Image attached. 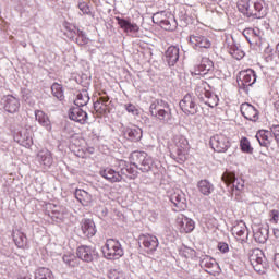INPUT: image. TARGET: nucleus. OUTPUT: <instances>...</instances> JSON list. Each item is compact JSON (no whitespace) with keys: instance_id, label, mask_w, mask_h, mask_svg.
Masks as SVG:
<instances>
[{"instance_id":"nucleus-1","label":"nucleus","mask_w":279,"mask_h":279,"mask_svg":"<svg viewBox=\"0 0 279 279\" xmlns=\"http://www.w3.org/2000/svg\"><path fill=\"white\" fill-rule=\"evenodd\" d=\"M240 12L246 14V16H255V19H263L267 15V7L265 0H248L240 1L238 3Z\"/></svg>"},{"instance_id":"nucleus-2","label":"nucleus","mask_w":279,"mask_h":279,"mask_svg":"<svg viewBox=\"0 0 279 279\" xmlns=\"http://www.w3.org/2000/svg\"><path fill=\"white\" fill-rule=\"evenodd\" d=\"M102 254L107 260H118V258L123 256V247H121V243L119 241L109 239L102 246Z\"/></svg>"},{"instance_id":"nucleus-3","label":"nucleus","mask_w":279,"mask_h":279,"mask_svg":"<svg viewBox=\"0 0 279 279\" xmlns=\"http://www.w3.org/2000/svg\"><path fill=\"white\" fill-rule=\"evenodd\" d=\"M250 263L257 274H265L269 267L265 253L258 248L254 250L250 255Z\"/></svg>"},{"instance_id":"nucleus-4","label":"nucleus","mask_w":279,"mask_h":279,"mask_svg":"<svg viewBox=\"0 0 279 279\" xmlns=\"http://www.w3.org/2000/svg\"><path fill=\"white\" fill-rule=\"evenodd\" d=\"M131 159L133 161V165L137 167L140 171H143V173H148V171H151L153 161L151 157H149L147 153H133Z\"/></svg>"},{"instance_id":"nucleus-5","label":"nucleus","mask_w":279,"mask_h":279,"mask_svg":"<svg viewBox=\"0 0 279 279\" xmlns=\"http://www.w3.org/2000/svg\"><path fill=\"white\" fill-rule=\"evenodd\" d=\"M221 179L225 182V184H232V195H240L241 191H243L245 186V182L243 180H236V174H234V172H225Z\"/></svg>"},{"instance_id":"nucleus-6","label":"nucleus","mask_w":279,"mask_h":279,"mask_svg":"<svg viewBox=\"0 0 279 279\" xmlns=\"http://www.w3.org/2000/svg\"><path fill=\"white\" fill-rule=\"evenodd\" d=\"M210 145L214 151L225 154L230 149V140L223 134H216L210 138Z\"/></svg>"},{"instance_id":"nucleus-7","label":"nucleus","mask_w":279,"mask_h":279,"mask_svg":"<svg viewBox=\"0 0 279 279\" xmlns=\"http://www.w3.org/2000/svg\"><path fill=\"white\" fill-rule=\"evenodd\" d=\"M175 154L180 162L186 160V153L189 151V140L184 135H178L174 137Z\"/></svg>"},{"instance_id":"nucleus-8","label":"nucleus","mask_w":279,"mask_h":279,"mask_svg":"<svg viewBox=\"0 0 279 279\" xmlns=\"http://www.w3.org/2000/svg\"><path fill=\"white\" fill-rule=\"evenodd\" d=\"M190 45L196 51H202L203 49H210L213 47V43L208 37L201 34L190 35Z\"/></svg>"},{"instance_id":"nucleus-9","label":"nucleus","mask_w":279,"mask_h":279,"mask_svg":"<svg viewBox=\"0 0 279 279\" xmlns=\"http://www.w3.org/2000/svg\"><path fill=\"white\" fill-rule=\"evenodd\" d=\"M177 228L181 234H191L195 230V221L184 215L177 218Z\"/></svg>"},{"instance_id":"nucleus-10","label":"nucleus","mask_w":279,"mask_h":279,"mask_svg":"<svg viewBox=\"0 0 279 279\" xmlns=\"http://www.w3.org/2000/svg\"><path fill=\"white\" fill-rule=\"evenodd\" d=\"M180 108L185 114H197V102L195 97L191 94H186L180 101Z\"/></svg>"},{"instance_id":"nucleus-11","label":"nucleus","mask_w":279,"mask_h":279,"mask_svg":"<svg viewBox=\"0 0 279 279\" xmlns=\"http://www.w3.org/2000/svg\"><path fill=\"white\" fill-rule=\"evenodd\" d=\"M140 243L146 250V252H156L158 250V238L151 234L140 235Z\"/></svg>"},{"instance_id":"nucleus-12","label":"nucleus","mask_w":279,"mask_h":279,"mask_svg":"<svg viewBox=\"0 0 279 279\" xmlns=\"http://www.w3.org/2000/svg\"><path fill=\"white\" fill-rule=\"evenodd\" d=\"M3 109L9 114H16V112L21 110V101L19 100V98L9 95L4 97Z\"/></svg>"},{"instance_id":"nucleus-13","label":"nucleus","mask_w":279,"mask_h":279,"mask_svg":"<svg viewBox=\"0 0 279 279\" xmlns=\"http://www.w3.org/2000/svg\"><path fill=\"white\" fill-rule=\"evenodd\" d=\"M239 80L242 86H252L256 84V72L252 69L241 71Z\"/></svg>"},{"instance_id":"nucleus-14","label":"nucleus","mask_w":279,"mask_h":279,"mask_svg":"<svg viewBox=\"0 0 279 279\" xmlns=\"http://www.w3.org/2000/svg\"><path fill=\"white\" fill-rule=\"evenodd\" d=\"M81 231L83 232L84 236H95V234H97L95 221L88 218L83 219L81 221Z\"/></svg>"},{"instance_id":"nucleus-15","label":"nucleus","mask_w":279,"mask_h":279,"mask_svg":"<svg viewBox=\"0 0 279 279\" xmlns=\"http://www.w3.org/2000/svg\"><path fill=\"white\" fill-rule=\"evenodd\" d=\"M199 97L207 106H209V108H215V106L219 104V98H217V95L210 93L206 88H201Z\"/></svg>"},{"instance_id":"nucleus-16","label":"nucleus","mask_w":279,"mask_h":279,"mask_svg":"<svg viewBox=\"0 0 279 279\" xmlns=\"http://www.w3.org/2000/svg\"><path fill=\"white\" fill-rule=\"evenodd\" d=\"M241 112L248 121H256L258 119V110L251 104L244 102L241 105Z\"/></svg>"},{"instance_id":"nucleus-17","label":"nucleus","mask_w":279,"mask_h":279,"mask_svg":"<svg viewBox=\"0 0 279 279\" xmlns=\"http://www.w3.org/2000/svg\"><path fill=\"white\" fill-rule=\"evenodd\" d=\"M118 25L125 32L126 34H138L141 27L138 24L131 23L128 20H123L121 17H117Z\"/></svg>"},{"instance_id":"nucleus-18","label":"nucleus","mask_w":279,"mask_h":279,"mask_svg":"<svg viewBox=\"0 0 279 279\" xmlns=\"http://www.w3.org/2000/svg\"><path fill=\"white\" fill-rule=\"evenodd\" d=\"M69 117L72 121H76V123H86V119H88V113L84 111L80 107H74L70 109Z\"/></svg>"},{"instance_id":"nucleus-19","label":"nucleus","mask_w":279,"mask_h":279,"mask_svg":"<svg viewBox=\"0 0 279 279\" xmlns=\"http://www.w3.org/2000/svg\"><path fill=\"white\" fill-rule=\"evenodd\" d=\"M209 71H213V61L208 58H204L201 64L192 72V75H207Z\"/></svg>"},{"instance_id":"nucleus-20","label":"nucleus","mask_w":279,"mask_h":279,"mask_svg":"<svg viewBox=\"0 0 279 279\" xmlns=\"http://www.w3.org/2000/svg\"><path fill=\"white\" fill-rule=\"evenodd\" d=\"M35 119L38 121L39 125L41 128H45L48 132H51L52 125H51V119H49V116L45 113L43 110H36L35 111Z\"/></svg>"},{"instance_id":"nucleus-21","label":"nucleus","mask_w":279,"mask_h":279,"mask_svg":"<svg viewBox=\"0 0 279 279\" xmlns=\"http://www.w3.org/2000/svg\"><path fill=\"white\" fill-rule=\"evenodd\" d=\"M179 59L180 48L170 46L166 51V62H168L169 66H174Z\"/></svg>"},{"instance_id":"nucleus-22","label":"nucleus","mask_w":279,"mask_h":279,"mask_svg":"<svg viewBox=\"0 0 279 279\" xmlns=\"http://www.w3.org/2000/svg\"><path fill=\"white\" fill-rule=\"evenodd\" d=\"M75 197L82 206H90L93 204V195L85 190L77 189L75 191Z\"/></svg>"},{"instance_id":"nucleus-23","label":"nucleus","mask_w":279,"mask_h":279,"mask_svg":"<svg viewBox=\"0 0 279 279\" xmlns=\"http://www.w3.org/2000/svg\"><path fill=\"white\" fill-rule=\"evenodd\" d=\"M100 175L101 178H105V180H108V182H112V183L121 182V180H123V177H121L119 172L110 168H106L105 170H101Z\"/></svg>"},{"instance_id":"nucleus-24","label":"nucleus","mask_w":279,"mask_h":279,"mask_svg":"<svg viewBox=\"0 0 279 279\" xmlns=\"http://www.w3.org/2000/svg\"><path fill=\"white\" fill-rule=\"evenodd\" d=\"M37 160L43 165V167H50L53 165V157H51V151L43 149L37 155Z\"/></svg>"},{"instance_id":"nucleus-25","label":"nucleus","mask_w":279,"mask_h":279,"mask_svg":"<svg viewBox=\"0 0 279 279\" xmlns=\"http://www.w3.org/2000/svg\"><path fill=\"white\" fill-rule=\"evenodd\" d=\"M197 189H198L199 193H202V195H205L206 197H208V195H210V193H213V191H215V186L208 180L198 181Z\"/></svg>"},{"instance_id":"nucleus-26","label":"nucleus","mask_w":279,"mask_h":279,"mask_svg":"<svg viewBox=\"0 0 279 279\" xmlns=\"http://www.w3.org/2000/svg\"><path fill=\"white\" fill-rule=\"evenodd\" d=\"M77 256L81 260L90 263V260H93V250L88 246H80L77 248Z\"/></svg>"},{"instance_id":"nucleus-27","label":"nucleus","mask_w":279,"mask_h":279,"mask_svg":"<svg viewBox=\"0 0 279 279\" xmlns=\"http://www.w3.org/2000/svg\"><path fill=\"white\" fill-rule=\"evenodd\" d=\"M108 97H100L98 100L94 102V109L98 114H106L108 111Z\"/></svg>"},{"instance_id":"nucleus-28","label":"nucleus","mask_w":279,"mask_h":279,"mask_svg":"<svg viewBox=\"0 0 279 279\" xmlns=\"http://www.w3.org/2000/svg\"><path fill=\"white\" fill-rule=\"evenodd\" d=\"M202 265L204 267H207V269H210V270H207L208 274H215V271H217V269H219V264H217V260L211 257H205L202 260Z\"/></svg>"},{"instance_id":"nucleus-29","label":"nucleus","mask_w":279,"mask_h":279,"mask_svg":"<svg viewBox=\"0 0 279 279\" xmlns=\"http://www.w3.org/2000/svg\"><path fill=\"white\" fill-rule=\"evenodd\" d=\"M256 138L262 147H267L269 138H271V132L262 130L256 134Z\"/></svg>"},{"instance_id":"nucleus-30","label":"nucleus","mask_w":279,"mask_h":279,"mask_svg":"<svg viewBox=\"0 0 279 279\" xmlns=\"http://www.w3.org/2000/svg\"><path fill=\"white\" fill-rule=\"evenodd\" d=\"M13 241L19 247H25L27 244V236H25V233L20 230H15L13 231Z\"/></svg>"},{"instance_id":"nucleus-31","label":"nucleus","mask_w":279,"mask_h":279,"mask_svg":"<svg viewBox=\"0 0 279 279\" xmlns=\"http://www.w3.org/2000/svg\"><path fill=\"white\" fill-rule=\"evenodd\" d=\"M88 101H90V96H88V92L86 89H83L80 94H77L74 104L80 108L82 106H86Z\"/></svg>"},{"instance_id":"nucleus-32","label":"nucleus","mask_w":279,"mask_h":279,"mask_svg":"<svg viewBox=\"0 0 279 279\" xmlns=\"http://www.w3.org/2000/svg\"><path fill=\"white\" fill-rule=\"evenodd\" d=\"M232 233L235 234V236H245V234H247V225H245L244 221L236 222L232 228Z\"/></svg>"},{"instance_id":"nucleus-33","label":"nucleus","mask_w":279,"mask_h":279,"mask_svg":"<svg viewBox=\"0 0 279 279\" xmlns=\"http://www.w3.org/2000/svg\"><path fill=\"white\" fill-rule=\"evenodd\" d=\"M155 119H157V121L163 124L171 123V119H172L171 111L163 108Z\"/></svg>"},{"instance_id":"nucleus-34","label":"nucleus","mask_w":279,"mask_h":279,"mask_svg":"<svg viewBox=\"0 0 279 279\" xmlns=\"http://www.w3.org/2000/svg\"><path fill=\"white\" fill-rule=\"evenodd\" d=\"M126 134L131 141H141L143 138V130L138 126L128 129Z\"/></svg>"},{"instance_id":"nucleus-35","label":"nucleus","mask_w":279,"mask_h":279,"mask_svg":"<svg viewBox=\"0 0 279 279\" xmlns=\"http://www.w3.org/2000/svg\"><path fill=\"white\" fill-rule=\"evenodd\" d=\"M20 136L22 138L21 143L24 145V147H32L34 140L32 138V133L29 130L21 131Z\"/></svg>"},{"instance_id":"nucleus-36","label":"nucleus","mask_w":279,"mask_h":279,"mask_svg":"<svg viewBox=\"0 0 279 279\" xmlns=\"http://www.w3.org/2000/svg\"><path fill=\"white\" fill-rule=\"evenodd\" d=\"M162 109V100H154L149 106L150 117L155 119Z\"/></svg>"},{"instance_id":"nucleus-37","label":"nucleus","mask_w":279,"mask_h":279,"mask_svg":"<svg viewBox=\"0 0 279 279\" xmlns=\"http://www.w3.org/2000/svg\"><path fill=\"white\" fill-rule=\"evenodd\" d=\"M124 109L129 114H131V117H134V119H138V117H141V108L132 102L125 104Z\"/></svg>"},{"instance_id":"nucleus-38","label":"nucleus","mask_w":279,"mask_h":279,"mask_svg":"<svg viewBox=\"0 0 279 279\" xmlns=\"http://www.w3.org/2000/svg\"><path fill=\"white\" fill-rule=\"evenodd\" d=\"M171 202L177 206V208H184V195L182 193L175 192L171 195Z\"/></svg>"},{"instance_id":"nucleus-39","label":"nucleus","mask_w":279,"mask_h":279,"mask_svg":"<svg viewBox=\"0 0 279 279\" xmlns=\"http://www.w3.org/2000/svg\"><path fill=\"white\" fill-rule=\"evenodd\" d=\"M52 95L57 97V99H64V90L62 89V85L54 83L51 86Z\"/></svg>"},{"instance_id":"nucleus-40","label":"nucleus","mask_w":279,"mask_h":279,"mask_svg":"<svg viewBox=\"0 0 279 279\" xmlns=\"http://www.w3.org/2000/svg\"><path fill=\"white\" fill-rule=\"evenodd\" d=\"M240 147L244 154H252V151H254V148H252V144H250V140H247V137H243L241 140Z\"/></svg>"},{"instance_id":"nucleus-41","label":"nucleus","mask_w":279,"mask_h":279,"mask_svg":"<svg viewBox=\"0 0 279 279\" xmlns=\"http://www.w3.org/2000/svg\"><path fill=\"white\" fill-rule=\"evenodd\" d=\"M37 271H39L38 279H56L53 272L48 268H38Z\"/></svg>"},{"instance_id":"nucleus-42","label":"nucleus","mask_w":279,"mask_h":279,"mask_svg":"<svg viewBox=\"0 0 279 279\" xmlns=\"http://www.w3.org/2000/svg\"><path fill=\"white\" fill-rule=\"evenodd\" d=\"M108 278L109 279H128L125 277V272L121 271V270H117V269H111L108 272Z\"/></svg>"},{"instance_id":"nucleus-43","label":"nucleus","mask_w":279,"mask_h":279,"mask_svg":"<svg viewBox=\"0 0 279 279\" xmlns=\"http://www.w3.org/2000/svg\"><path fill=\"white\" fill-rule=\"evenodd\" d=\"M167 19L168 17L166 12L155 13L153 15V23H156L157 25H161Z\"/></svg>"},{"instance_id":"nucleus-44","label":"nucleus","mask_w":279,"mask_h":279,"mask_svg":"<svg viewBox=\"0 0 279 279\" xmlns=\"http://www.w3.org/2000/svg\"><path fill=\"white\" fill-rule=\"evenodd\" d=\"M162 29H166L167 32H171L175 25L173 24V17H166L163 20L162 24H159Z\"/></svg>"},{"instance_id":"nucleus-45","label":"nucleus","mask_w":279,"mask_h":279,"mask_svg":"<svg viewBox=\"0 0 279 279\" xmlns=\"http://www.w3.org/2000/svg\"><path fill=\"white\" fill-rule=\"evenodd\" d=\"M63 262L69 265L70 267H75L77 265V259L73 254H65L63 256Z\"/></svg>"},{"instance_id":"nucleus-46","label":"nucleus","mask_w":279,"mask_h":279,"mask_svg":"<svg viewBox=\"0 0 279 279\" xmlns=\"http://www.w3.org/2000/svg\"><path fill=\"white\" fill-rule=\"evenodd\" d=\"M78 37L76 38L77 45H86L88 44V38L86 37V34L83 31H77Z\"/></svg>"},{"instance_id":"nucleus-47","label":"nucleus","mask_w":279,"mask_h":279,"mask_svg":"<svg viewBox=\"0 0 279 279\" xmlns=\"http://www.w3.org/2000/svg\"><path fill=\"white\" fill-rule=\"evenodd\" d=\"M266 62H274V49L267 47L265 50Z\"/></svg>"},{"instance_id":"nucleus-48","label":"nucleus","mask_w":279,"mask_h":279,"mask_svg":"<svg viewBox=\"0 0 279 279\" xmlns=\"http://www.w3.org/2000/svg\"><path fill=\"white\" fill-rule=\"evenodd\" d=\"M253 232H254V238L256 241H258V243H265V241H267V238L263 235L260 231H256V229H254Z\"/></svg>"},{"instance_id":"nucleus-49","label":"nucleus","mask_w":279,"mask_h":279,"mask_svg":"<svg viewBox=\"0 0 279 279\" xmlns=\"http://www.w3.org/2000/svg\"><path fill=\"white\" fill-rule=\"evenodd\" d=\"M78 9L83 14H90V7L86 2H80Z\"/></svg>"},{"instance_id":"nucleus-50","label":"nucleus","mask_w":279,"mask_h":279,"mask_svg":"<svg viewBox=\"0 0 279 279\" xmlns=\"http://www.w3.org/2000/svg\"><path fill=\"white\" fill-rule=\"evenodd\" d=\"M270 221L271 223H278L279 221V211L274 209L270 211Z\"/></svg>"},{"instance_id":"nucleus-51","label":"nucleus","mask_w":279,"mask_h":279,"mask_svg":"<svg viewBox=\"0 0 279 279\" xmlns=\"http://www.w3.org/2000/svg\"><path fill=\"white\" fill-rule=\"evenodd\" d=\"M182 255H183L185 258H193V256H195V250H193V248H185V250L182 252Z\"/></svg>"},{"instance_id":"nucleus-52","label":"nucleus","mask_w":279,"mask_h":279,"mask_svg":"<svg viewBox=\"0 0 279 279\" xmlns=\"http://www.w3.org/2000/svg\"><path fill=\"white\" fill-rule=\"evenodd\" d=\"M218 250L222 252V254H226L230 251V247L228 246V243L220 242L218 243Z\"/></svg>"},{"instance_id":"nucleus-53","label":"nucleus","mask_w":279,"mask_h":279,"mask_svg":"<svg viewBox=\"0 0 279 279\" xmlns=\"http://www.w3.org/2000/svg\"><path fill=\"white\" fill-rule=\"evenodd\" d=\"M250 32H251V34H253V36H256V38L263 37V32H260V29H258V28H253Z\"/></svg>"},{"instance_id":"nucleus-54","label":"nucleus","mask_w":279,"mask_h":279,"mask_svg":"<svg viewBox=\"0 0 279 279\" xmlns=\"http://www.w3.org/2000/svg\"><path fill=\"white\" fill-rule=\"evenodd\" d=\"M275 265L279 268V253L275 255Z\"/></svg>"},{"instance_id":"nucleus-55","label":"nucleus","mask_w":279,"mask_h":279,"mask_svg":"<svg viewBox=\"0 0 279 279\" xmlns=\"http://www.w3.org/2000/svg\"><path fill=\"white\" fill-rule=\"evenodd\" d=\"M23 99H24V101H27V104H29V97L27 95L24 94Z\"/></svg>"},{"instance_id":"nucleus-56","label":"nucleus","mask_w":279,"mask_h":279,"mask_svg":"<svg viewBox=\"0 0 279 279\" xmlns=\"http://www.w3.org/2000/svg\"><path fill=\"white\" fill-rule=\"evenodd\" d=\"M203 88L206 86V83H202Z\"/></svg>"}]
</instances>
